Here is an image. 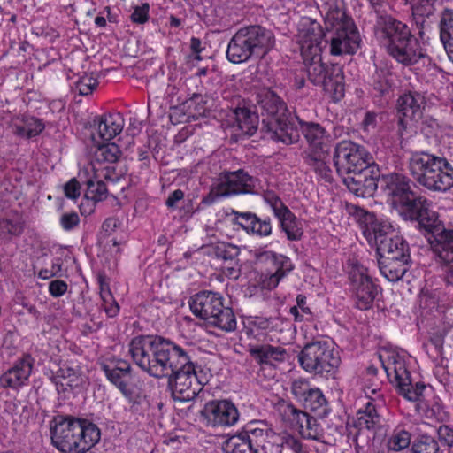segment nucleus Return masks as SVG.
<instances>
[{
	"mask_svg": "<svg viewBox=\"0 0 453 453\" xmlns=\"http://www.w3.org/2000/svg\"><path fill=\"white\" fill-rule=\"evenodd\" d=\"M330 53L332 55L354 54L359 48L360 37L353 21L331 30Z\"/></svg>",
	"mask_w": 453,
	"mask_h": 453,
	"instance_id": "nucleus-21",
	"label": "nucleus"
},
{
	"mask_svg": "<svg viewBox=\"0 0 453 453\" xmlns=\"http://www.w3.org/2000/svg\"><path fill=\"white\" fill-rule=\"evenodd\" d=\"M62 270L60 258H54L50 268H42L38 273V277L42 280H49L57 276Z\"/></svg>",
	"mask_w": 453,
	"mask_h": 453,
	"instance_id": "nucleus-57",
	"label": "nucleus"
},
{
	"mask_svg": "<svg viewBox=\"0 0 453 453\" xmlns=\"http://www.w3.org/2000/svg\"><path fill=\"white\" fill-rule=\"evenodd\" d=\"M440 39L442 42L453 40V10L445 8L440 14Z\"/></svg>",
	"mask_w": 453,
	"mask_h": 453,
	"instance_id": "nucleus-49",
	"label": "nucleus"
},
{
	"mask_svg": "<svg viewBox=\"0 0 453 453\" xmlns=\"http://www.w3.org/2000/svg\"><path fill=\"white\" fill-rule=\"evenodd\" d=\"M276 411L281 422L287 427L299 433L300 427L303 423V418L306 417V411L285 400H280L277 403Z\"/></svg>",
	"mask_w": 453,
	"mask_h": 453,
	"instance_id": "nucleus-33",
	"label": "nucleus"
},
{
	"mask_svg": "<svg viewBox=\"0 0 453 453\" xmlns=\"http://www.w3.org/2000/svg\"><path fill=\"white\" fill-rule=\"evenodd\" d=\"M343 182L350 192L360 197H371L380 183L379 168L375 163L362 170L342 176Z\"/></svg>",
	"mask_w": 453,
	"mask_h": 453,
	"instance_id": "nucleus-17",
	"label": "nucleus"
},
{
	"mask_svg": "<svg viewBox=\"0 0 453 453\" xmlns=\"http://www.w3.org/2000/svg\"><path fill=\"white\" fill-rule=\"evenodd\" d=\"M234 223L240 226L248 234L260 237L269 236L272 234V224L269 218L261 219L255 213L239 212L233 211Z\"/></svg>",
	"mask_w": 453,
	"mask_h": 453,
	"instance_id": "nucleus-29",
	"label": "nucleus"
},
{
	"mask_svg": "<svg viewBox=\"0 0 453 453\" xmlns=\"http://www.w3.org/2000/svg\"><path fill=\"white\" fill-rule=\"evenodd\" d=\"M311 56L306 67L309 80L314 85L321 86L334 101H340L345 93L342 68L337 65L328 66L322 63L319 53Z\"/></svg>",
	"mask_w": 453,
	"mask_h": 453,
	"instance_id": "nucleus-11",
	"label": "nucleus"
},
{
	"mask_svg": "<svg viewBox=\"0 0 453 453\" xmlns=\"http://www.w3.org/2000/svg\"><path fill=\"white\" fill-rule=\"evenodd\" d=\"M434 375L443 387L449 385L450 375L446 366L442 365H436L434 369Z\"/></svg>",
	"mask_w": 453,
	"mask_h": 453,
	"instance_id": "nucleus-64",
	"label": "nucleus"
},
{
	"mask_svg": "<svg viewBox=\"0 0 453 453\" xmlns=\"http://www.w3.org/2000/svg\"><path fill=\"white\" fill-rule=\"evenodd\" d=\"M352 213L357 221L365 226L364 233L373 234L377 248L380 247V241L390 239L392 235H396L388 223L377 220L373 213H370L359 207H354Z\"/></svg>",
	"mask_w": 453,
	"mask_h": 453,
	"instance_id": "nucleus-26",
	"label": "nucleus"
},
{
	"mask_svg": "<svg viewBox=\"0 0 453 453\" xmlns=\"http://www.w3.org/2000/svg\"><path fill=\"white\" fill-rule=\"evenodd\" d=\"M311 385L309 380L305 379H296L292 381L291 384V393L294 397L301 403L309 391L311 389Z\"/></svg>",
	"mask_w": 453,
	"mask_h": 453,
	"instance_id": "nucleus-53",
	"label": "nucleus"
},
{
	"mask_svg": "<svg viewBox=\"0 0 453 453\" xmlns=\"http://www.w3.org/2000/svg\"><path fill=\"white\" fill-rule=\"evenodd\" d=\"M206 426L227 428L234 426L240 418L235 404L230 400H211L201 411Z\"/></svg>",
	"mask_w": 453,
	"mask_h": 453,
	"instance_id": "nucleus-15",
	"label": "nucleus"
},
{
	"mask_svg": "<svg viewBox=\"0 0 453 453\" xmlns=\"http://www.w3.org/2000/svg\"><path fill=\"white\" fill-rule=\"evenodd\" d=\"M380 422V416L378 413L375 403L372 401H368L365 407L357 411L355 426L359 430H372L379 426Z\"/></svg>",
	"mask_w": 453,
	"mask_h": 453,
	"instance_id": "nucleus-41",
	"label": "nucleus"
},
{
	"mask_svg": "<svg viewBox=\"0 0 453 453\" xmlns=\"http://www.w3.org/2000/svg\"><path fill=\"white\" fill-rule=\"evenodd\" d=\"M411 257L402 259L400 257H379V268L382 275L389 281L396 282L403 278L409 269Z\"/></svg>",
	"mask_w": 453,
	"mask_h": 453,
	"instance_id": "nucleus-34",
	"label": "nucleus"
},
{
	"mask_svg": "<svg viewBox=\"0 0 453 453\" xmlns=\"http://www.w3.org/2000/svg\"><path fill=\"white\" fill-rule=\"evenodd\" d=\"M349 280L356 307L361 311L372 308L379 293V287L368 275L367 268L359 265H354L349 272Z\"/></svg>",
	"mask_w": 453,
	"mask_h": 453,
	"instance_id": "nucleus-13",
	"label": "nucleus"
},
{
	"mask_svg": "<svg viewBox=\"0 0 453 453\" xmlns=\"http://www.w3.org/2000/svg\"><path fill=\"white\" fill-rule=\"evenodd\" d=\"M250 353L260 365H273V362L284 361L287 357V352L283 348L271 345L251 347Z\"/></svg>",
	"mask_w": 453,
	"mask_h": 453,
	"instance_id": "nucleus-38",
	"label": "nucleus"
},
{
	"mask_svg": "<svg viewBox=\"0 0 453 453\" xmlns=\"http://www.w3.org/2000/svg\"><path fill=\"white\" fill-rule=\"evenodd\" d=\"M210 377L209 370L191 362L186 353V360H179L176 369L167 378L173 398L181 403L194 400L209 382Z\"/></svg>",
	"mask_w": 453,
	"mask_h": 453,
	"instance_id": "nucleus-8",
	"label": "nucleus"
},
{
	"mask_svg": "<svg viewBox=\"0 0 453 453\" xmlns=\"http://www.w3.org/2000/svg\"><path fill=\"white\" fill-rule=\"evenodd\" d=\"M97 86V81L91 76H83L76 83V89L81 96H88L92 93Z\"/></svg>",
	"mask_w": 453,
	"mask_h": 453,
	"instance_id": "nucleus-56",
	"label": "nucleus"
},
{
	"mask_svg": "<svg viewBox=\"0 0 453 453\" xmlns=\"http://www.w3.org/2000/svg\"><path fill=\"white\" fill-rule=\"evenodd\" d=\"M101 298L103 301V308L105 311L106 314L110 318L115 317L119 311V306L118 303L114 300L112 294L110 290H102L101 291Z\"/></svg>",
	"mask_w": 453,
	"mask_h": 453,
	"instance_id": "nucleus-54",
	"label": "nucleus"
},
{
	"mask_svg": "<svg viewBox=\"0 0 453 453\" xmlns=\"http://www.w3.org/2000/svg\"><path fill=\"white\" fill-rule=\"evenodd\" d=\"M308 148L303 151L304 162L326 181L332 180L328 166L332 140L326 130L319 123L306 122L296 117Z\"/></svg>",
	"mask_w": 453,
	"mask_h": 453,
	"instance_id": "nucleus-7",
	"label": "nucleus"
},
{
	"mask_svg": "<svg viewBox=\"0 0 453 453\" xmlns=\"http://www.w3.org/2000/svg\"><path fill=\"white\" fill-rule=\"evenodd\" d=\"M372 87L380 96L389 94L393 87V74L387 67H377L372 75Z\"/></svg>",
	"mask_w": 453,
	"mask_h": 453,
	"instance_id": "nucleus-44",
	"label": "nucleus"
},
{
	"mask_svg": "<svg viewBox=\"0 0 453 453\" xmlns=\"http://www.w3.org/2000/svg\"><path fill=\"white\" fill-rule=\"evenodd\" d=\"M412 181L405 175L391 173L380 179V186L383 194L390 199L391 203L397 207L403 201L411 196Z\"/></svg>",
	"mask_w": 453,
	"mask_h": 453,
	"instance_id": "nucleus-24",
	"label": "nucleus"
},
{
	"mask_svg": "<svg viewBox=\"0 0 453 453\" xmlns=\"http://www.w3.org/2000/svg\"><path fill=\"white\" fill-rule=\"evenodd\" d=\"M280 224L282 231L286 234L288 240L298 241L303 234L302 221L295 214L287 209L276 217Z\"/></svg>",
	"mask_w": 453,
	"mask_h": 453,
	"instance_id": "nucleus-39",
	"label": "nucleus"
},
{
	"mask_svg": "<svg viewBox=\"0 0 453 453\" xmlns=\"http://www.w3.org/2000/svg\"><path fill=\"white\" fill-rule=\"evenodd\" d=\"M240 249L231 243L220 242L213 247V254L224 260H233L238 257Z\"/></svg>",
	"mask_w": 453,
	"mask_h": 453,
	"instance_id": "nucleus-51",
	"label": "nucleus"
},
{
	"mask_svg": "<svg viewBox=\"0 0 453 453\" xmlns=\"http://www.w3.org/2000/svg\"><path fill=\"white\" fill-rule=\"evenodd\" d=\"M439 440L448 447L453 446V428L448 425H441L437 430Z\"/></svg>",
	"mask_w": 453,
	"mask_h": 453,
	"instance_id": "nucleus-61",
	"label": "nucleus"
},
{
	"mask_svg": "<svg viewBox=\"0 0 453 453\" xmlns=\"http://www.w3.org/2000/svg\"><path fill=\"white\" fill-rule=\"evenodd\" d=\"M121 155L119 146L114 142L98 145L95 156L97 161L115 163Z\"/></svg>",
	"mask_w": 453,
	"mask_h": 453,
	"instance_id": "nucleus-48",
	"label": "nucleus"
},
{
	"mask_svg": "<svg viewBox=\"0 0 453 453\" xmlns=\"http://www.w3.org/2000/svg\"><path fill=\"white\" fill-rule=\"evenodd\" d=\"M189 306L196 317L209 320L211 324L224 331H233L236 327L232 309L223 305V298L218 293L199 292L191 297Z\"/></svg>",
	"mask_w": 453,
	"mask_h": 453,
	"instance_id": "nucleus-10",
	"label": "nucleus"
},
{
	"mask_svg": "<svg viewBox=\"0 0 453 453\" xmlns=\"http://www.w3.org/2000/svg\"><path fill=\"white\" fill-rule=\"evenodd\" d=\"M379 358L389 382L399 395L415 403V411L428 421H442L445 416L441 399L433 394L426 397V385L414 382L411 377L412 357L403 349L383 347L379 351Z\"/></svg>",
	"mask_w": 453,
	"mask_h": 453,
	"instance_id": "nucleus-1",
	"label": "nucleus"
},
{
	"mask_svg": "<svg viewBox=\"0 0 453 453\" xmlns=\"http://www.w3.org/2000/svg\"><path fill=\"white\" fill-rule=\"evenodd\" d=\"M443 343L444 342H423L422 349L434 362H442L446 358Z\"/></svg>",
	"mask_w": 453,
	"mask_h": 453,
	"instance_id": "nucleus-52",
	"label": "nucleus"
},
{
	"mask_svg": "<svg viewBox=\"0 0 453 453\" xmlns=\"http://www.w3.org/2000/svg\"><path fill=\"white\" fill-rule=\"evenodd\" d=\"M80 189H81L80 183L74 178L71 179L64 186V191H65V196L70 199H73V200H75L80 196V195H81Z\"/></svg>",
	"mask_w": 453,
	"mask_h": 453,
	"instance_id": "nucleus-62",
	"label": "nucleus"
},
{
	"mask_svg": "<svg viewBox=\"0 0 453 453\" xmlns=\"http://www.w3.org/2000/svg\"><path fill=\"white\" fill-rule=\"evenodd\" d=\"M99 366L107 380L126 398L131 400L134 390L131 387L133 374L129 362L117 357L103 358L99 362Z\"/></svg>",
	"mask_w": 453,
	"mask_h": 453,
	"instance_id": "nucleus-14",
	"label": "nucleus"
},
{
	"mask_svg": "<svg viewBox=\"0 0 453 453\" xmlns=\"http://www.w3.org/2000/svg\"><path fill=\"white\" fill-rule=\"evenodd\" d=\"M431 250L441 263L453 266V229H448L438 219L425 230Z\"/></svg>",
	"mask_w": 453,
	"mask_h": 453,
	"instance_id": "nucleus-16",
	"label": "nucleus"
},
{
	"mask_svg": "<svg viewBox=\"0 0 453 453\" xmlns=\"http://www.w3.org/2000/svg\"><path fill=\"white\" fill-rule=\"evenodd\" d=\"M426 100L418 92H408L401 96L397 100V111L399 124L405 126L408 121H418L422 118Z\"/></svg>",
	"mask_w": 453,
	"mask_h": 453,
	"instance_id": "nucleus-25",
	"label": "nucleus"
},
{
	"mask_svg": "<svg viewBox=\"0 0 453 453\" xmlns=\"http://www.w3.org/2000/svg\"><path fill=\"white\" fill-rule=\"evenodd\" d=\"M263 197L265 202L272 208L275 217L288 209L273 191L265 192Z\"/></svg>",
	"mask_w": 453,
	"mask_h": 453,
	"instance_id": "nucleus-55",
	"label": "nucleus"
},
{
	"mask_svg": "<svg viewBox=\"0 0 453 453\" xmlns=\"http://www.w3.org/2000/svg\"><path fill=\"white\" fill-rule=\"evenodd\" d=\"M149 4L144 3L141 6L134 7V12L131 14L130 19L134 23L144 24L149 19Z\"/></svg>",
	"mask_w": 453,
	"mask_h": 453,
	"instance_id": "nucleus-58",
	"label": "nucleus"
},
{
	"mask_svg": "<svg viewBox=\"0 0 453 453\" xmlns=\"http://www.w3.org/2000/svg\"><path fill=\"white\" fill-rule=\"evenodd\" d=\"M408 168L413 180L429 191L444 193L453 187V165L444 157L413 152Z\"/></svg>",
	"mask_w": 453,
	"mask_h": 453,
	"instance_id": "nucleus-5",
	"label": "nucleus"
},
{
	"mask_svg": "<svg viewBox=\"0 0 453 453\" xmlns=\"http://www.w3.org/2000/svg\"><path fill=\"white\" fill-rule=\"evenodd\" d=\"M377 253L380 257H400L405 259L411 257L408 243L399 235H392L390 239L380 241Z\"/></svg>",
	"mask_w": 453,
	"mask_h": 453,
	"instance_id": "nucleus-35",
	"label": "nucleus"
},
{
	"mask_svg": "<svg viewBox=\"0 0 453 453\" xmlns=\"http://www.w3.org/2000/svg\"><path fill=\"white\" fill-rule=\"evenodd\" d=\"M234 123L233 127H236L242 134L252 136L258 129V116L245 107H236L232 111Z\"/></svg>",
	"mask_w": 453,
	"mask_h": 453,
	"instance_id": "nucleus-36",
	"label": "nucleus"
},
{
	"mask_svg": "<svg viewBox=\"0 0 453 453\" xmlns=\"http://www.w3.org/2000/svg\"><path fill=\"white\" fill-rule=\"evenodd\" d=\"M326 36L319 22L309 17L301 18L297 26L296 38L303 55L319 53Z\"/></svg>",
	"mask_w": 453,
	"mask_h": 453,
	"instance_id": "nucleus-19",
	"label": "nucleus"
},
{
	"mask_svg": "<svg viewBox=\"0 0 453 453\" xmlns=\"http://www.w3.org/2000/svg\"><path fill=\"white\" fill-rule=\"evenodd\" d=\"M301 403L312 411H319V414L326 413L327 401L319 388L312 387Z\"/></svg>",
	"mask_w": 453,
	"mask_h": 453,
	"instance_id": "nucleus-46",
	"label": "nucleus"
},
{
	"mask_svg": "<svg viewBox=\"0 0 453 453\" xmlns=\"http://www.w3.org/2000/svg\"><path fill=\"white\" fill-rule=\"evenodd\" d=\"M226 197L223 190L219 188L218 181L211 186L210 192L202 198L201 203L206 206L215 203L217 198Z\"/></svg>",
	"mask_w": 453,
	"mask_h": 453,
	"instance_id": "nucleus-59",
	"label": "nucleus"
},
{
	"mask_svg": "<svg viewBox=\"0 0 453 453\" xmlns=\"http://www.w3.org/2000/svg\"><path fill=\"white\" fill-rule=\"evenodd\" d=\"M79 223L80 217L76 212L64 213L60 218V225L66 231L73 229Z\"/></svg>",
	"mask_w": 453,
	"mask_h": 453,
	"instance_id": "nucleus-60",
	"label": "nucleus"
},
{
	"mask_svg": "<svg viewBox=\"0 0 453 453\" xmlns=\"http://www.w3.org/2000/svg\"><path fill=\"white\" fill-rule=\"evenodd\" d=\"M124 120L120 114H104L97 122L98 136L104 141H110L120 134Z\"/></svg>",
	"mask_w": 453,
	"mask_h": 453,
	"instance_id": "nucleus-37",
	"label": "nucleus"
},
{
	"mask_svg": "<svg viewBox=\"0 0 453 453\" xmlns=\"http://www.w3.org/2000/svg\"><path fill=\"white\" fill-rule=\"evenodd\" d=\"M188 107L195 105V111L198 115H203L205 112V104L203 96L201 94H193V96L187 101Z\"/></svg>",
	"mask_w": 453,
	"mask_h": 453,
	"instance_id": "nucleus-63",
	"label": "nucleus"
},
{
	"mask_svg": "<svg viewBox=\"0 0 453 453\" xmlns=\"http://www.w3.org/2000/svg\"><path fill=\"white\" fill-rule=\"evenodd\" d=\"M50 380L55 384L58 393H65L77 385L78 376L73 368L61 366L57 372H52Z\"/></svg>",
	"mask_w": 453,
	"mask_h": 453,
	"instance_id": "nucleus-42",
	"label": "nucleus"
},
{
	"mask_svg": "<svg viewBox=\"0 0 453 453\" xmlns=\"http://www.w3.org/2000/svg\"><path fill=\"white\" fill-rule=\"evenodd\" d=\"M257 109L263 119L259 128L262 137L289 145L298 142L300 132L293 122L286 103L273 90L257 94Z\"/></svg>",
	"mask_w": 453,
	"mask_h": 453,
	"instance_id": "nucleus-3",
	"label": "nucleus"
},
{
	"mask_svg": "<svg viewBox=\"0 0 453 453\" xmlns=\"http://www.w3.org/2000/svg\"><path fill=\"white\" fill-rule=\"evenodd\" d=\"M334 345L335 342H308L298 355L300 365L308 372L333 377L341 363Z\"/></svg>",
	"mask_w": 453,
	"mask_h": 453,
	"instance_id": "nucleus-9",
	"label": "nucleus"
},
{
	"mask_svg": "<svg viewBox=\"0 0 453 453\" xmlns=\"http://www.w3.org/2000/svg\"><path fill=\"white\" fill-rule=\"evenodd\" d=\"M412 427L406 423H399L388 430L384 436V445L388 452H402L410 448L412 439Z\"/></svg>",
	"mask_w": 453,
	"mask_h": 453,
	"instance_id": "nucleus-28",
	"label": "nucleus"
},
{
	"mask_svg": "<svg viewBox=\"0 0 453 453\" xmlns=\"http://www.w3.org/2000/svg\"><path fill=\"white\" fill-rule=\"evenodd\" d=\"M130 342L129 352L134 363L152 377L168 378L179 362L186 360V352L173 342Z\"/></svg>",
	"mask_w": 453,
	"mask_h": 453,
	"instance_id": "nucleus-4",
	"label": "nucleus"
},
{
	"mask_svg": "<svg viewBox=\"0 0 453 453\" xmlns=\"http://www.w3.org/2000/svg\"><path fill=\"white\" fill-rule=\"evenodd\" d=\"M275 45L273 33L262 26L252 25L240 28L228 42L227 59L241 64L253 58H264Z\"/></svg>",
	"mask_w": 453,
	"mask_h": 453,
	"instance_id": "nucleus-6",
	"label": "nucleus"
},
{
	"mask_svg": "<svg viewBox=\"0 0 453 453\" xmlns=\"http://www.w3.org/2000/svg\"><path fill=\"white\" fill-rule=\"evenodd\" d=\"M298 434L305 440L319 441L324 436V429L320 422L307 412Z\"/></svg>",
	"mask_w": 453,
	"mask_h": 453,
	"instance_id": "nucleus-43",
	"label": "nucleus"
},
{
	"mask_svg": "<svg viewBox=\"0 0 453 453\" xmlns=\"http://www.w3.org/2000/svg\"><path fill=\"white\" fill-rule=\"evenodd\" d=\"M85 196L95 201H102L107 197V188L103 180H88Z\"/></svg>",
	"mask_w": 453,
	"mask_h": 453,
	"instance_id": "nucleus-50",
	"label": "nucleus"
},
{
	"mask_svg": "<svg viewBox=\"0 0 453 453\" xmlns=\"http://www.w3.org/2000/svg\"><path fill=\"white\" fill-rule=\"evenodd\" d=\"M411 453H442L439 442L430 435H421L411 445Z\"/></svg>",
	"mask_w": 453,
	"mask_h": 453,
	"instance_id": "nucleus-47",
	"label": "nucleus"
},
{
	"mask_svg": "<svg viewBox=\"0 0 453 453\" xmlns=\"http://www.w3.org/2000/svg\"><path fill=\"white\" fill-rule=\"evenodd\" d=\"M265 255L266 257H273L274 258L275 264L280 265L277 267L275 273H272L268 277H265L262 280V288L270 290L278 286L280 280L286 275L287 272L291 271L292 264L290 259L285 256H280L277 257L274 254L269 252H265Z\"/></svg>",
	"mask_w": 453,
	"mask_h": 453,
	"instance_id": "nucleus-40",
	"label": "nucleus"
},
{
	"mask_svg": "<svg viewBox=\"0 0 453 453\" xmlns=\"http://www.w3.org/2000/svg\"><path fill=\"white\" fill-rule=\"evenodd\" d=\"M376 13L375 35L397 62L403 65H412L426 56L407 24L380 11Z\"/></svg>",
	"mask_w": 453,
	"mask_h": 453,
	"instance_id": "nucleus-2",
	"label": "nucleus"
},
{
	"mask_svg": "<svg viewBox=\"0 0 453 453\" xmlns=\"http://www.w3.org/2000/svg\"><path fill=\"white\" fill-rule=\"evenodd\" d=\"M42 121L32 116H16L12 119L9 128L12 134L21 139L39 135L44 129Z\"/></svg>",
	"mask_w": 453,
	"mask_h": 453,
	"instance_id": "nucleus-31",
	"label": "nucleus"
},
{
	"mask_svg": "<svg viewBox=\"0 0 453 453\" xmlns=\"http://www.w3.org/2000/svg\"><path fill=\"white\" fill-rule=\"evenodd\" d=\"M396 208L401 214L412 221H418L420 228L426 230L438 219L436 212L430 209V204L426 198L418 196L414 191L408 199L403 201Z\"/></svg>",
	"mask_w": 453,
	"mask_h": 453,
	"instance_id": "nucleus-18",
	"label": "nucleus"
},
{
	"mask_svg": "<svg viewBox=\"0 0 453 453\" xmlns=\"http://www.w3.org/2000/svg\"><path fill=\"white\" fill-rule=\"evenodd\" d=\"M333 159L341 176L362 170L374 163L373 157L363 145L350 140H343L336 144Z\"/></svg>",
	"mask_w": 453,
	"mask_h": 453,
	"instance_id": "nucleus-12",
	"label": "nucleus"
},
{
	"mask_svg": "<svg viewBox=\"0 0 453 453\" xmlns=\"http://www.w3.org/2000/svg\"><path fill=\"white\" fill-rule=\"evenodd\" d=\"M74 433H78V418L74 416L59 414L50 422L51 443L62 453H66L69 445H72Z\"/></svg>",
	"mask_w": 453,
	"mask_h": 453,
	"instance_id": "nucleus-20",
	"label": "nucleus"
},
{
	"mask_svg": "<svg viewBox=\"0 0 453 453\" xmlns=\"http://www.w3.org/2000/svg\"><path fill=\"white\" fill-rule=\"evenodd\" d=\"M319 9L321 14L324 15L328 32L337 27H342L347 21H352L345 13L343 0L323 1L319 4Z\"/></svg>",
	"mask_w": 453,
	"mask_h": 453,
	"instance_id": "nucleus-30",
	"label": "nucleus"
},
{
	"mask_svg": "<svg viewBox=\"0 0 453 453\" xmlns=\"http://www.w3.org/2000/svg\"><path fill=\"white\" fill-rule=\"evenodd\" d=\"M217 181L226 197L253 193L257 184V179L242 169L224 171L219 173Z\"/></svg>",
	"mask_w": 453,
	"mask_h": 453,
	"instance_id": "nucleus-22",
	"label": "nucleus"
},
{
	"mask_svg": "<svg viewBox=\"0 0 453 453\" xmlns=\"http://www.w3.org/2000/svg\"><path fill=\"white\" fill-rule=\"evenodd\" d=\"M225 453H262L260 450L253 449L250 441L249 442L246 438L242 434L241 431L226 439L222 446Z\"/></svg>",
	"mask_w": 453,
	"mask_h": 453,
	"instance_id": "nucleus-45",
	"label": "nucleus"
},
{
	"mask_svg": "<svg viewBox=\"0 0 453 453\" xmlns=\"http://www.w3.org/2000/svg\"><path fill=\"white\" fill-rule=\"evenodd\" d=\"M79 441L76 447H80L81 453L89 451L101 439L99 427L92 421L78 418Z\"/></svg>",
	"mask_w": 453,
	"mask_h": 453,
	"instance_id": "nucleus-32",
	"label": "nucleus"
},
{
	"mask_svg": "<svg viewBox=\"0 0 453 453\" xmlns=\"http://www.w3.org/2000/svg\"><path fill=\"white\" fill-rule=\"evenodd\" d=\"M34 364L35 359L30 354H23L11 368L0 376V385L4 388L19 390L27 383Z\"/></svg>",
	"mask_w": 453,
	"mask_h": 453,
	"instance_id": "nucleus-23",
	"label": "nucleus"
},
{
	"mask_svg": "<svg viewBox=\"0 0 453 453\" xmlns=\"http://www.w3.org/2000/svg\"><path fill=\"white\" fill-rule=\"evenodd\" d=\"M242 434L251 444L253 449L260 450L262 453H269L271 434H275L269 427L265 421L253 420L247 423L241 430Z\"/></svg>",
	"mask_w": 453,
	"mask_h": 453,
	"instance_id": "nucleus-27",
	"label": "nucleus"
}]
</instances>
